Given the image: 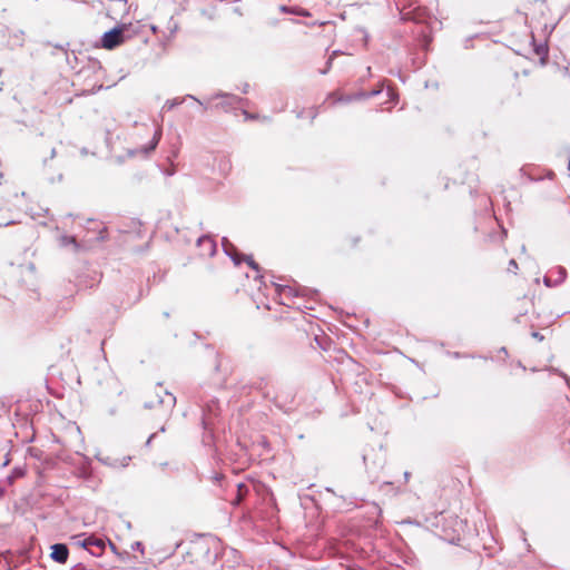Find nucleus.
I'll return each mask as SVG.
<instances>
[{"mask_svg":"<svg viewBox=\"0 0 570 570\" xmlns=\"http://www.w3.org/2000/svg\"><path fill=\"white\" fill-rule=\"evenodd\" d=\"M109 546H110L111 550H112L114 552H116V547H115V544H114L112 542H109Z\"/></svg>","mask_w":570,"mask_h":570,"instance_id":"nucleus-17","label":"nucleus"},{"mask_svg":"<svg viewBox=\"0 0 570 570\" xmlns=\"http://www.w3.org/2000/svg\"><path fill=\"white\" fill-rule=\"evenodd\" d=\"M130 24L122 23L110 31L106 32L101 38V46L107 50H112L116 47L122 45L126 39V32L128 31Z\"/></svg>","mask_w":570,"mask_h":570,"instance_id":"nucleus-1","label":"nucleus"},{"mask_svg":"<svg viewBox=\"0 0 570 570\" xmlns=\"http://www.w3.org/2000/svg\"><path fill=\"white\" fill-rule=\"evenodd\" d=\"M131 550L134 551H142V543L139 541H136L131 544Z\"/></svg>","mask_w":570,"mask_h":570,"instance_id":"nucleus-13","label":"nucleus"},{"mask_svg":"<svg viewBox=\"0 0 570 570\" xmlns=\"http://www.w3.org/2000/svg\"><path fill=\"white\" fill-rule=\"evenodd\" d=\"M157 141H158V140H156V141L153 144L151 149H155V147H156V145H157Z\"/></svg>","mask_w":570,"mask_h":570,"instance_id":"nucleus-20","label":"nucleus"},{"mask_svg":"<svg viewBox=\"0 0 570 570\" xmlns=\"http://www.w3.org/2000/svg\"><path fill=\"white\" fill-rule=\"evenodd\" d=\"M78 544L87 549L94 556H100L105 549V541L94 535L82 538L77 535L73 538Z\"/></svg>","mask_w":570,"mask_h":570,"instance_id":"nucleus-3","label":"nucleus"},{"mask_svg":"<svg viewBox=\"0 0 570 570\" xmlns=\"http://www.w3.org/2000/svg\"><path fill=\"white\" fill-rule=\"evenodd\" d=\"M566 268L559 266L554 271H551L550 274L544 276L543 283L547 287L557 286L566 279Z\"/></svg>","mask_w":570,"mask_h":570,"instance_id":"nucleus-5","label":"nucleus"},{"mask_svg":"<svg viewBox=\"0 0 570 570\" xmlns=\"http://www.w3.org/2000/svg\"><path fill=\"white\" fill-rule=\"evenodd\" d=\"M52 549V552H51V558L59 562V563H65L68 559V548L65 546V544H60V543H57V544H53L51 547Z\"/></svg>","mask_w":570,"mask_h":570,"instance_id":"nucleus-6","label":"nucleus"},{"mask_svg":"<svg viewBox=\"0 0 570 570\" xmlns=\"http://www.w3.org/2000/svg\"><path fill=\"white\" fill-rule=\"evenodd\" d=\"M532 336L537 340H543V336H541L538 332L532 333Z\"/></svg>","mask_w":570,"mask_h":570,"instance_id":"nucleus-16","label":"nucleus"},{"mask_svg":"<svg viewBox=\"0 0 570 570\" xmlns=\"http://www.w3.org/2000/svg\"><path fill=\"white\" fill-rule=\"evenodd\" d=\"M237 492L238 494L235 501L236 504H238L242 501L243 497L247 493V487L243 483L237 484Z\"/></svg>","mask_w":570,"mask_h":570,"instance_id":"nucleus-11","label":"nucleus"},{"mask_svg":"<svg viewBox=\"0 0 570 570\" xmlns=\"http://www.w3.org/2000/svg\"><path fill=\"white\" fill-rule=\"evenodd\" d=\"M159 402H160L161 404L166 405V406L171 407V406H174V405H175V403H176V397H175L171 393L166 392V393H165V397H161V399L159 400Z\"/></svg>","mask_w":570,"mask_h":570,"instance_id":"nucleus-10","label":"nucleus"},{"mask_svg":"<svg viewBox=\"0 0 570 570\" xmlns=\"http://www.w3.org/2000/svg\"><path fill=\"white\" fill-rule=\"evenodd\" d=\"M245 120H262V121H269L271 118L268 116H259L258 114H250L247 110L243 111Z\"/></svg>","mask_w":570,"mask_h":570,"instance_id":"nucleus-9","label":"nucleus"},{"mask_svg":"<svg viewBox=\"0 0 570 570\" xmlns=\"http://www.w3.org/2000/svg\"><path fill=\"white\" fill-rule=\"evenodd\" d=\"M456 523L459 524L460 528H463V522L462 521H458Z\"/></svg>","mask_w":570,"mask_h":570,"instance_id":"nucleus-18","label":"nucleus"},{"mask_svg":"<svg viewBox=\"0 0 570 570\" xmlns=\"http://www.w3.org/2000/svg\"><path fill=\"white\" fill-rule=\"evenodd\" d=\"M345 101H350V97H343L338 92H333L327 97L325 102L328 104L330 106H334L337 102H345Z\"/></svg>","mask_w":570,"mask_h":570,"instance_id":"nucleus-8","label":"nucleus"},{"mask_svg":"<svg viewBox=\"0 0 570 570\" xmlns=\"http://www.w3.org/2000/svg\"><path fill=\"white\" fill-rule=\"evenodd\" d=\"M198 245L199 246H204V247H209V248H215L216 247L214 240L210 237H208V236L199 238L198 239Z\"/></svg>","mask_w":570,"mask_h":570,"instance_id":"nucleus-12","label":"nucleus"},{"mask_svg":"<svg viewBox=\"0 0 570 570\" xmlns=\"http://www.w3.org/2000/svg\"><path fill=\"white\" fill-rule=\"evenodd\" d=\"M228 257L234 262L235 265H239L242 262L246 263L255 273V278H264V275L261 274V269L258 264L253 259L252 256L242 255L240 252H225Z\"/></svg>","mask_w":570,"mask_h":570,"instance_id":"nucleus-4","label":"nucleus"},{"mask_svg":"<svg viewBox=\"0 0 570 570\" xmlns=\"http://www.w3.org/2000/svg\"><path fill=\"white\" fill-rule=\"evenodd\" d=\"M204 424H205V425H207V424H208V419H207V417H205V419H204Z\"/></svg>","mask_w":570,"mask_h":570,"instance_id":"nucleus-19","label":"nucleus"},{"mask_svg":"<svg viewBox=\"0 0 570 570\" xmlns=\"http://www.w3.org/2000/svg\"><path fill=\"white\" fill-rule=\"evenodd\" d=\"M518 268L517 262L514 259H511L509 263V271L514 272Z\"/></svg>","mask_w":570,"mask_h":570,"instance_id":"nucleus-14","label":"nucleus"},{"mask_svg":"<svg viewBox=\"0 0 570 570\" xmlns=\"http://www.w3.org/2000/svg\"><path fill=\"white\" fill-rule=\"evenodd\" d=\"M272 286L275 289V293L277 294L279 298L281 304H289L291 301L299 295V288L296 286V283L293 282V284H281L275 282L274 279L271 281Z\"/></svg>","mask_w":570,"mask_h":570,"instance_id":"nucleus-2","label":"nucleus"},{"mask_svg":"<svg viewBox=\"0 0 570 570\" xmlns=\"http://www.w3.org/2000/svg\"><path fill=\"white\" fill-rule=\"evenodd\" d=\"M100 461L104 463V464H107V465H110V466H127L129 461H130V456H124L121 460L119 459H111V458H101Z\"/></svg>","mask_w":570,"mask_h":570,"instance_id":"nucleus-7","label":"nucleus"},{"mask_svg":"<svg viewBox=\"0 0 570 570\" xmlns=\"http://www.w3.org/2000/svg\"><path fill=\"white\" fill-rule=\"evenodd\" d=\"M308 114H309L312 119H314L316 117V115H317V112H316V110L314 108H309Z\"/></svg>","mask_w":570,"mask_h":570,"instance_id":"nucleus-15","label":"nucleus"}]
</instances>
